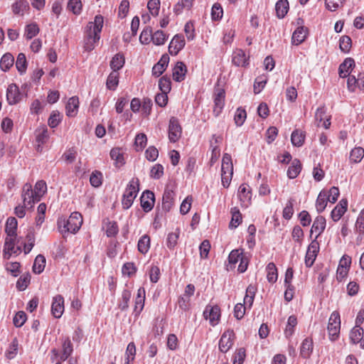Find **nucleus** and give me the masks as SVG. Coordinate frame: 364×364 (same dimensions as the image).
<instances>
[{"label":"nucleus","instance_id":"12","mask_svg":"<svg viewBox=\"0 0 364 364\" xmlns=\"http://www.w3.org/2000/svg\"><path fill=\"white\" fill-rule=\"evenodd\" d=\"M6 100L10 105L18 103L21 100V94L18 87L16 84H11L8 86L6 90Z\"/></svg>","mask_w":364,"mask_h":364},{"label":"nucleus","instance_id":"50","mask_svg":"<svg viewBox=\"0 0 364 364\" xmlns=\"http://www.w3.org/2000/svg\"><path fill=\"white\" fill-rule=\"evenodd\" d=\"M18 349V341L16 338H14L6 351V357L10 360L14 358L17 355Z\"/></svg>","mask_w":364,"mask_h":364},{"label":"nucleus","instance_id":"33","mask_svg":"<svg viewBox=\"0 0 364 364\" xmlns=\"http://www.w3.org/2000/svg\"><path fill=\"white\" fill-rule=\"evenodd\" d=\"M28 9L29 4L26 0H18L12 5V11L16 15L23 16Z\"/></svg>","mask_w":364,"mask_h":364},{"label":"nucleus","instance_id":"64","mask_svg":"<svg viewBox=\"0 0 364 364\" xmlns=\"http://www.w3.org/2000/svg\"><path fill=\"white\" fill-rule=\"evenodd\" d=\"M246 357V352L244 348L237 349L233 357V364H242Z\"/></svg>","mask_w":364,"mask_h":364},{"label":"nucleus","instance_id":"62","mask_svg":"<svg viewBox=\"0 0 364 364\" xmlns=\"http://www.w3.org/2000/svg\"><path fill=\"white\" fill-rule=\"evenodd\" d=\"M339 47L343 53H348L351 47V38L348 36H342L339 41Z\"/></svg>","mask_w":364,"mask_h":364},{"label":"nucleus","instance_id":"14","mask_svg":"<svg viewBox=\"0 0 364 364\" xmlns=\"http://www.w3.org/2000/svg\"><path fill=\"white\" fill-rule=\"evenodd\" d=\"M64 311V299L61 295L53 297L51 305V312L56 318H60Z\"/></svg>","mask_w":364,"mask_h":364},{"label":"nucleus","instance_id":"46","mask_svg":"<svg viewBox=\"0 0 364 364\" xmlns=\"http://www.w3.org/2000/svg\"><path fill=\"white\" fill-rule=\"evenodd\" d=\"M119 83V73L112 71L107 77L106 85L107 88L110 90H115Z\"/></svg>","mask_w":364,"mask_h":364},{"label":"nucleus","instance_id":"30","mask_svg":"<svg viewBox=\"0 0 364 364\" xmlns=\"http://www.w3.org/2000/svg\"><path fill=\"white\" fill-rule=\"evenodd\" d=\"M328 193L326 191H321L316 201V208L318 213H322L328 203Z\"/></svg>","mask_w":364,"mask_h":364},{"label":"nucleus","instance_id":"10","mask_svg":"<svg viewBox=\"0 0 364 364\" xmlns=\"http://www.w3.org/2000/svg\"><path fill=\"white\" fill-rule=\"evenodd\" d=\"M175 196V192L168 186H166L162 197V211L166 213L171 210L174 205Z\"/></svg>","mask_w":364,"mask_h":364},{"label":"nucleus","instance_id":"59","mask_svg":"<svg viewBox=\"0 0 364 364\" xmlns=\"http://www.w3.org/2000/svg\"><path fill=\"white\" fill-rule=\"evenodd\" d=\"M27 316L24 311H18L13 319L14 325L17 327H21L25 322L26 321Z\"/></svg>","mask_w":364,"mask_h":364},{"label":"nucleus","instance_id":"51","mask_svg":"<svg viewBox=\"0 0 364 364\" xmlns=\"http://www.w3.org/2000/svg\"><path fill=\"white\" fill-rule=\"evenodd\" d=\"M68 9L75 15H79L82 11L81 0H69L68 3Z\"/></svg>","mask_w":364,"mask_h":364},{"label":"nucleus","instance_id":"42","mask_svg":"<svg viewBox=\"0 0 364 364\" xmlns=\"http://www.w3.org/2000/svg\"><path fill=\"white\" fill-rule=\"evenodd\" d=\"M297 325V318L294 315L288 318L287 323L284 329V335L287 338H290L294 333V328Z\"/></svg>","mask_w":364,"mask_h":364},{"label":"nucleus","instance_id":"34","mask_svg":"<svg viewBox=\"0 0 364 364\" xmlns=\"http://www.w3.org/2000/svg\"><path fill=\"white\" fill-rule=\"evenodd\" d=\"M18 222L17 220L14 217H9L5 225V232L8 236H17Z\"/></svg>","mask_w":364,"mask_h":364},{"label":"nucleus","instance_id":"58","mask_svg":"<svg viewBox=\"0 0 364 364\" xmlns=\"http://www.w3.org/2000/svg\"><path fill=\"white\" fill-rule=\"evenodd\" d=\"M247 117L246 111L244 109L238 108L235 112L234 120L237 127H241Z\"/></svg>","mask_w":364,"mask_h":364},{"label":"nucleus","instance_id":"53","mask_svg":"<svg viewBox=\"0 0 364 364\" xmlns=\"http://www.w3.org/2000/svg\"><path fill=\"white\" fill-rule=\"evenodd\" d=\"M355 230L360 235H364V208L359 213L355 225Z\"/></svg>","mask_w":364,"mask_h":364},{"label":"nucleus","instance_id":"35","mask_svg":"<svg viewBox=\"0 0 364 364\" xmlns=\"http://www.w3.org/2000/svg\"><path fill=\"white\" fill-rule=\"evenodd\" d=\"M289 2L287 0H279L275 5L277 16L279 18H283L289 11Z\"/></svg>","mask_w":364,"mask_h":364},{"label":"nucleus","instance_id":"39","mask_svg":"<svg viewBox=\"0 0 364 364\" xmlns=\"http://www.w3.org/2000/svg\"><path fill=\"white\" fill-rule=\"evenodd\" d=\"M124 63L125 60L124 55L121 53H117L114 55L110 62V67L113 71L117 72L124 66Z\"/></svg>","mask_w":364,"mask_h":364},{"label":"nucleus","instance_id":"54","mask_svg":"<svg viewBox=\"0 0 364 364\" xmlns=\"http://www.w3.org/2000/svg\"><path fill=\"white\" fill-rule=\"evenodd\" d=\"M166 38V36L164 31L159 30L153 33L151 41L156 46H161L164 44Z\"/></svg>","mask_w":364,"mask_h":364},{"label":"nucleus","instance_id":"56","mask_svg":"<svg viewBox=\"0 0 364 364\" xmlns=\"http://www.w3.org/2000/svg\"><path fill=\"white\" fill-rule=\"evenodd\" d=\"M39 32V28L36 23H31L26 26L25 36L27 39H31Z\"/></svg>","mask_w":364,"mask_h":364},{"label":"nucleus","instance_id":"55","mask_svg":"<svg viewBox=\"0 0 364 364\" xmlns=\"http://www.w3.org/2000/svg\"><path fill=\"white\" fill-rule=\"evenodd\" d=\"M180 230H176L174 232H171L168 235L166 239V245L169 249H173L177 245V241L179 237Z\"/></svg>","mask_w":364,"mask_h":364},{"label":"nucleus","instance_id":"44","mask_svg":"<svg viewBox=\"0 0 364 364\" xmlns=\"http://www.w3.org/2000/svg\"><path fill=\"white\" fill-rule=\"evenodd\" d=\"M304 139L305 134L300 130L296 129L291 133V141L295 146H301L304 142Z\"/></svg>","mask_w":364,"mask_h":364},{"label":"nucleus","instance_id":"26","mask_svg":"<svg viewBox=\"0 0 364 364\" xmlns=\"http://www.w3.org/2000/svg\"><path fill=\"white\" fill-rule=\"evenodd\" d=\"M248 58H247L245 53L242 49L236 50L232 54V62L236 66H246Z\"/></svg>","mask_w":364,"mask_h":364},{"label":"nucleus","instance_id":"47","mask_svg":"<svg viewBox=\"0 0 364 364\" xmlns=\"http://www.w3.org/2000/svg\"><path fill=\"white\" fill-rule=\"evenodd\" d=\"M364 157V149L360 147H355L350 153V161L353 163H359Z\"/></svg>","mask_w":364,"mask_h":364},{"label":"nucleus","instance_id":"29","mask_svg":"<svg viewBox=\"0 0 364 364\" xmlns=\"http://www.w3.org/2000/svg\"><path fill=\"white\" fill-rule=\"evenodd\" d=\"M16 236H8L6 237L5 240V249L7 250V252H5L6 254H9V256H11L12 254H17L21 251V247H17L16 248L15 247V242H16Z\"/></svg>","mask_w":364,"mask_h":364},{"label":"nucleus","instance_id":"7","mask_svg":"<svg viewBox=\"0 0 364 364\" xmlns=\"http://www.w3.org/2000/svg\"><path fill=\"white\" fill-rule=\"evenodd\" d=\"M235 333L232 330L225 331L219 341V350L221 353H227L234 344Z\"/></svg>","mask_w":364,"mask_h":364},{"label":"nucleus","instance_id":"6","mask_svg":"<svg viewBox=\"0 0 364 364\" xmlns=\"http://www.w3.org/2000/svg\"><path fill=\"white\" fill-rule=\"evenodd\" d=\"M203 314L204 318L208 320L211 326H215L218 323L220 318V309L217 305H207Z\"/></svg>","mask_w":364,"mask_h":364},{"label":"nucleus","instance_id":"41","mask_svg":"<svg viewBox=\"0 0 364 364\" xmlns=\"http://www.w3.org/2000/svg\"><path fill=\"white\" fill-rule=\"evenodd\" d=\"M232 218L229 227L230 229L236 228L242 222V215L237 207L231 208Z\"/></svg>","mask_w":364,"mask_h":364},{"label":"nucleus","instance_id":"15","mask_svg":"<svg viewBox=\"0 0 364 364\" xmlns=\"http://www.w3.org/2000/svg\"><path fill=\"white\" fill-rule=\"evenodd\" d=\"M238 198L242 206L247 207L252 198V192L250 186L246 183H242L238 188Z\"/></svg>","mask_w":364,"mask_h":364},{"label":"nucleus","instance_id":"21","mask_svg":"<svg viewBox=\"0 0 364 364\" xmlns=\"http://www.w3.org/2000/svg\"><path fill=\"white\" fill-rule=\"evenodd\" d=\"M326 220L324 217L318 215L317 216L312 225L311 229V235L313 234L314 232H316V235L315 237V239L317 240V238L321 235V233L324 231L326 228Z\"/></svg>","mask_w":364,"mask_h":364},{"label":"nucleus","instance_id":"40","mask_svg":"<svg viewBox=\"0 0 364 364\" xmlns=\"http://www.w3.org/2000/svg\"><path fill=\"white\" fill-rule=\"evenodd\" d=\"M46 267V257L43 255H38L34 260L33 271L36 274H41Z\"/></svg>","mask_w":364,"mask_h":364},{"label":"nucleus","instance_id":"31","mask_svg":"<svg viewBox=\"0 0 364 364\" xmlns=\"http://www.w3.org/2000/svg\"><path fill=\"white\" fill-rule=\"evenodd\" d=\"M301 171V164L297 159H294L291 166L288 168L287 176L289 178L294 179L298 176Z\"/></svg>","mask_w":364,"mask_h":364},{"label":"nucleus","instance_id":"3","mask_svg":"<svg viewBox=\"0 0 364 364\" xmlns=\"http://www.w3.org/2000/svg\"><path fill=\"white\" fill-rule=\"evenodd\" d=\"M139 181L137 178H133L128 183L122 196V205L125 210L129 209L133 204L139 191Z\"/></svg>","mask_w":364,"mask_h":364},{"label":"nucleus","instance_id":"43","mask_svg":"<svg viewBox=\"0 0 364 364\" xmlns=\"http://www.w3.org/2000/svg\"><path fill=\"white\" fill-rule=\"evenodd\" d=\"M221 171H225L228 174H233V165L230 154H224L222 159Z\"/></svg>","mask_w":364,"mask_h":364},{"label":"nucleus","instance_id":"32","mask_svg":"<svg viewBox=\"0 0 364 364\" xmlns=\"http://www.w3.org/2000/svg\"><path fill=\"white\" fill-rule=\"evenodd\" d=\"M14 58L9 53H6L1 58L0 68L4 72H7L14 65Z\"/></svg>","mask_w":364,"mask_h":364},{"label":"nucleus","instance_id":"27","mask_svg":"<svg viewBox=\"0 0 364 364\" xmlns=\"http://www.w3.org/2000/svg\"><path fill=\"white\" fill-rule=\"evenodd\" d=\"M144 299H145V290L144 288H139L138 289L137 296L135 298L134 301V309L136 315H138L143 310L144 306Z\"/></svg>","mask_w":364,"mask_h":364},{"label":"nucleus","instance_id":"25","mask_svg":"<svg viewBox=\"0 0 364 364\" xmlns=\"http://www.w3.org/2000/svg\"><path fill=\"white\" fill-rule=\"evenodd\" d=\"M78 108H79L78 97L76 96L70 97L68 100V103L65 106L67 116H68L70 117H75L78 112Z\"/></svg>","mask_w":364,"mask_h":364},{"label":"nucleus","instance_id":"16","mask_svg":"<svg viewBox=\"0 0 364 364\" xmlns=\"http://www.w3.org/2000/svg\"><path fill=\"white\" fill-rule=\"evenodd\" d=\"M350 341L354 344H359L360 348L364 349V330L362 327L354 326L350 332Z\"/></svg>","mask_w":364,"mask_h":364},{"label":"nucleus","instance_id":"45","mask_svg":"<svg viewBox=\"0 0 364 364\" xmlns=\"http://www.w3.org/2000/svg\"><path fill=\"white\" fill-rule=\"evenodd\" d=\"M16 68L21 75L26 73L27 69V60L24 53H20L16 61Z\"/></svg>","mask_w":364,"mask_h":364},{"label":"nucleus","instance_id":"20","mask_svg":"<svg viewBox=\"0 0 364 364\" xmlns=\"http://www.w3.org/2000/svg\"><path fill=\"white\" fill-rule=\"evenodd\" d=\"M347 200H341L333 209L331 213V218L333 221H338L347 210Z\"/></svg>","mask_w":364,"mask_h":364},{"label":"nucleus","instance_id":"48","mask_svg":"<svg viewBox=\"0 0 364 364\" xmlns=\"http://www.w3.org/2000/svg\"><path fill=\"white\" fill-rule=\"evenodd\" d=\"M33 190L36 193V198L37 200H41V197L47 191L46 183L43 180L38 181L34 186V189Z\"/></svg>","mask_w":364,"mask_h":364},{"label":"nucleus","instance_id":"63","mask_svg":"<svg viewBox=\"0 0 364 364\" xmlns=\"http://www.w3.org/2000/svg\"><path fill=\"white\" fill-rule=\"evenodd\" d=\"M136 355V346L134 343L131 342L128 344L126 350V364H129L131 361L134 360Z\"/></svg>","mask_w":364,"mask_h":364},{"label":"nucleus","instance_id":"28","mask_svg":"<svg viewBox=\"0 0 364 364\" xmlns=\"http://www.w3.org/2000/svg\"><path fill=\"white\" fill-rule=\"evenodd\" d=\"M62 348L60 360L65 361L71 355L73 351V344L69 337H65L63 339Z\"/></svg>","mask_w":364,"mask_h":364},{"label":"nucleus","instance_id":"37","mask_svg":"<svg viewBox=\"0 0 364 364\" xmlns=\"http://www.w3.org/2000/svg\"><path fill=\"white\" fill-rule=\"evenodd\" d=\"M267 279L269 283H275L278 278L277 268L274 263L269 262L266 267Z\"/></svg>","mask_w":364,"mask_h":364},{"label":"nucleus","instance_id":"18","mask_svg":"<svg viewBox=\"0 0 364 364\" xmlns=\"http://www.w3.org/2000/svg\"><path fill=\"white\" fill-rule=\"evenodd\" d=\"M225 105V92L223 90H219L214 96L213 114L215 117L219 116Z\"/></svg>","mask_w":364,"mask_h":364},{"label":"nucleus","instance_id":"2","mask_svg":"<svg viewBox=\"0 0 364 364\" xmlns=\"http://www.w3.org/2000/svg\"><path fill=\"white\" fill-rule=\"evenodd\" d=\"M82 224V217L78 212L72 213L68 218L63 217L58 220V228L62 233H75Z\"/></svg>","mask_w":364,"mask_h":364},{"label":"nucleus","instance_id":"57","mask_svg":"<svg viewBox=\"0 0 364 364\" xmlns=\"http://www.w3.org/2000/svg\"><path fill=\"white\" fill-rule=\"evenodd\" d=\"M152 36L153 33L151 28L146 27L141 31L139 41L142 44H148L151 41Z\"/></svg>","mask_w":364,"mask_h":364},{"label":"nucleus","instance_id":"38","mask_svg":"<svg viewBox=\"0 0 364 364\" xmlns=\"http://www.w3.org/2000/svg\"><path fill=\"white\" fill-rule=\"evenodd\" d=\"M26 241L24 243L23 246V251L25 255H27L31 251L32 248L35 245L36 237L33 230H29L26 236Z\"/></svg>","mask_w":364,"mask_h":364},{"label":"nucleus","instance_id":"11","mask_svg":"<svg viewBox=\"0 0 364 364\" xmlns=\"http://www.w3.org/2000/svg\"><path fill=\"white\" fill-rule=\"evenodd\" d=\"M155 203L154 193L149 190L144 191L140 197V203L143 210L146 213L151 211Z\"/></svg>","mask_w":364,"mask_h":364},{"label":"nucleus","instance_id":"22","mask_svg":"<svg viewBox=\"0 0 364 364\" xmlns=\"http://www.w3.org/2000/svg\"><path fill=\"white\" fill-rule=\"evenodd\" d=\"M49 138L48 129L46 127L38 128L36 131V139L38 143L37 151H42V146L46 143Z\"/></svg>","mask_w":364,"mask_h":364},{"label":"nucleus","instance_id":"19","mask_svg":"<svg viewBox=\"0 0 364 364\" xmlns=\"http://www.w3.org/2000/svg\"><path fill=\"white\" fill-rule=\"evenodd\" d=\"M355 66V61L351 58H347L344 61L339 65L338 74L341 77H348L351 71L352 68Z\"/></svg>","mask_w":364,"mask_h":364},{"label":"nucleus","instance_id":"61","mask_svg":"<svg viewBox=\"0 0 364 364\" xmlns=\"http://www.w3.org/2000/svg\"><path fill=\"white\" fill-rule=\"evenodd\" d=\"M160 0H149L147 4V8L153 16H157L160 9Z\"/></svg>","mask_w":364,"mask_h":364},{"label":"nucleus","instance_id":"52","mask_svg":"<svg viewBox=\"0 0 364 364\" xmlns=\"http://www.w3.org/2000/svg\"><path fill=\"white\" fill-rule=\"evenodd\" d=\"M159 87L161 92L168 93L171 89V82L169 77L164 75L159 79Z\"/></svg>","mask_w":364,"mask_h":364},{"label":"nucleus","instance_id":"60","mask_svg":"<svg viewBox=\"0 0 364 364\" xmlns=\"http://www.w3.org/2000/svg\"><path fill=\"white\" fill-rule=\"evenodd\" d=\"M102 174L100 171H93L90 177V184L93 187H99L102 185Z\"/></svg>","mask_w":364,"mask_h":364},{"label":"nucleus","instance_id":"1","mask_svg":"<svg viewBox=\"0 0 364 364\" xmlns=\"http://www.w3.org/2000/svg\"><path fill=\"white\" fill-rule=\"evenodd\" d=\"M104 24V19L101 15H97L94 21L89 22L87 25L86 39L84 48L87 51H91L95 48V44L100 39V33Z\"/></svg>","mask_w":364,"mask_h":364},{"label":"nucleus","instance_id":"24","mask_svg":"<svg viewBox=\"0 0 364 364\" xmlns=\"http://www.w3.org/2000/svg\"><path fill=\"white\" fill-rule=\"evenodd\" d=\"M314 348V343L311 338H306L301 343L300 347V355L304 358H309Z\"/></svg>","mask_w":364,"mask_h":364},{"label":"nucleus","instance_id":"23","mask_svg":"<svg viewBox=\"0 0 364 364\" xmlns=\"http://www.w3.org/2000/svg\"><path fill=\"white\" fill-rule=\"evenodd\" d=\"M187 72L186 65L181 61H178L173 69V78L176 82H181L185 79Z\"/></svg>","mask_w":364,"mask_h":364},{"label":"nucleus","instance_id":"5","mask_svg":"<svg viewBox=\"0 0 364 364\" xmlns=\"http://www.w3.org/2000/svg\"><path fill=\"white\" fill-rule=\"evenodd\" d=\"M168 139L172 143H176L179 140L182 134V128L178 119L175 117H171L168 124Z\"/></svg>","mask_w":364,"mask_h":364},{"label":"nucleus","instance_id":"8","mask_svg":"<svg viewBox=\"0 0 364 364\" xmlns=\"http://www.w3.org/2000/svg\"><path fill=\"white\" fill-rule=\"evenodd\" d=\"M21 198L23 203L25 206L33 207V205L40 200L36 198V193H34L32 186L30 183H26L22 188Z\"/></svg>","mask_w":364,"mask_h":364},{"label":"nucleus","instance_id":"49","mask_svg":"<svg viewBox=\"0 0 364 364\" xmlns=\"http://www.w3.org/2000/svg\"><path fill=\"white\" fill-rule=\"evenodd\" d=\"M150 248V237L147 235H144L140 237L138 242V250L142 253L146 254Z\"/></svg>","mask_w":364,"mask_h":364},{"label":"nucleus","instance_id":"9","mask_svg":"<svg viewBox=\"0 0 364 364\" xmlns=\"http://www.w3.org/2000/svg\"><path fill=\"white\" fill-rule=\"evenodd\" d=\"M318 252L319 243L317 240L314 239L309 245L306 253L305 264L307 267H311L314 264Z\"/></svg>","mask_w":364,"mask_h":364},{"label":"nucleus","instance_id":"36","mask_svg":"<svg viewBox=\"0 0 364 364\" xmlns=\"http://www.w3.org/2000/svg\"><path fill=\"white\" fill-rule=\"evenodd\" d=\"M306 37V30L304 27H299L293 33L291 41L296 46L301 44Z\"/></svg>","mask_w":364,"mask_h":364},{"label":"nucleus","instance_id":"13","mask_svg":"<svg viewBox=\"0 0 364 364\" xmlns=\"http://www.w3.org/2000/svg\"><path fill=\"white\" fill-rule=\"evenodd\" d=\"M186 42L182 35H176L168 46V52L171 55H176L185 46Z\"/></svg>","mask_w":364,"mask_h":364},{"label":"nucleus","instance_id":"17","mask_svg":"<svg viewBox=\"0 0 364 364\" xmlns=\"http://www.w3.org/2000/svg\"><path fill=\"white\" fill-rule=\"evenodd\" d=\"M169 62V57L167 54L161 56L159 61L152 68V75L158 77L166 70Z\"/></svg>","mask_w":364,"mask_h":364},{"label":"nucleus","instance_id":"4","mask_svg":"<svg viewBox=\"0 0 364 364\" xmlns=\"http://www.w3.org/2000/svg\"><path fill=\"white\" fill-rule=\"evenodd\" d=\"M329 339L336 341L339 336L341 330V318L338 311H334L330 316L327 327Z\"/></svg>","mask_w":364,"mask_h":364}]
</instances>
